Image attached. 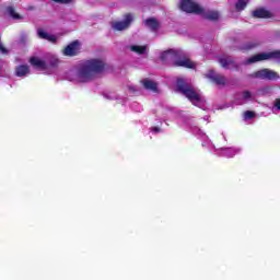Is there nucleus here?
I'll return each mask as SVG.
<instances>
[{
  "label": "nucleus",
  "instance_id": "obj_1",
  "mask_svg": "<svg viewBox=\"0 0 280 280\" xmlns=\"http://www.w3.org/2000/svg\"><path fill=\"white\" fill-rule=\"evenodd\" d=\"M104 71V61L100 59L88 60L78 70L69 72L68 79L71 82H91L92 79Z\"/></svg>",
  "mask_w": 280,
  "mask_h": 280
},
{
  "label": "nucleus",
  "instance_id": "obj_8",
  "mask_svg": "<svg viewBox=\"0 0 280 280\" xmlns=\"http://www.w3.org/2000/svg\"><path fill=\"white\" fill-rule=\"evenodd\" d=\"M80 54V42H72L63 49L65 56H78Z\"/></svg>",
  "mask_w": 280,
  "mask_h": 280
},
{
  "label": "nucleus",
  "instance_id": "obj_12",
  "mask_svg": "<svg viewBox=\"0 0 280 280\" xmlns=\"http://www.w3.org/2000/svg\"><path fill=\"white\" fill-rule=\"evenodd\" d=\"M37 36L44 40H49V43H56V40H58V36L51 35L43 28L37 30Z\"/></svg>",
  "mask_w": 280,
  "mask_h": 280
},
{
  "label": "nucleus",
  "instance_id": "obj_16",
  "mask_svg": "<svg viewBox=\"0 0 280 280\" xmlns=\"http://www.w3.org/2000/svg\"><path fill=\"white\" fill-rule=\"evenodd\" d=\"M30 74V67L22 65L15 68V75L18 78H25V75Z\"/></svg>",
  "mask_w": 280,
  "mask_h": 280
},
{
  "label": "nucleus",
  "instance_id": "obj_29",
  "mask_svg": "<svg viewBox=\"0 0 280 280\" xmlns=\"http://www.w3.org/2000/svg\"><path fill=\"white\" fill-rule=\"evenodd\" d=\"M248 49H253V46H249Z\"/></svg>",
  "mask_w": 280,
  "mask_h": 280
},
{
  "label": "nucleus",
  "instance_id": "obj_4",
  "mask_svg": "<svg viewBox=\"0 0 280 280\" xmlns=\"http://www.w3.org/2000/svg\"><path fill=\"white\" fill-rule=\"evenodd\" d=\"M264 60H277V62H280V50L255 55L248 58L245 65H254V62H261Z\"/></svg>",
  "mask_w": 280,
  "mask_h": 280
},
{
  "label": "nucleus",
  "instance_id": "obj_26",
  "mask_svg": "<svg viewBox=\"0 0 280 280\" xmlns=\"http://www.w3.org/2000/svg\"><path fill=\"white\" fill-rule=\"evenodd\" d=\"M55 3H71L72 0H52Z\"/></svg>",
  "mask_w": 280,
  "mask_h": 280
},
{
  "label": "nucleus",
  "instance_id": "obj_15",
  "mask_svg": "<svg viewBox=\"0 0 280 280\" xmlns=\"http://www.w3.org/2000/svg\"><path fill=\"white\" fill-rule=\"evenodd\" d=\"M130 51H133V54H138V56H145V54H148V46L131 45Z\"/></svg>",
  "mask_w": 280,
  "mask_h": 280
},
{
  "label": "nucleus",
  "instance_id": "obj_19",
  "mask_svg": "<svg viewBox=\"0 0 280 280\" xmlns=\"http://www.w3.org/2000/svg\"><path fill=\"white\" fill-rule=\"evenodd\" d=\"M144 25L149 27V30H159V21L156 19H148L144 21Z\"/></svg>",
  "mask_w": 280,
  "mask_h": 280
},
{
  "label": "nucleus",
  "instance_id": "obj_6",
  "mask_svg": "<svg viewBox=\"0 0 280 280\" xmlns=\"http://www.w3.org/2000/svg\"><path fill=\"white\" fill-rule=\"evenodd\" d=\"M254 78H259V80H279V73L270 69H262L253 74Z\"/></svg>",
  "mask_w": 280,
  "mask_h": 280
},
{
  "label": "nucleus",
  "instance_id": "obj_10",
  "mask_svg": "<svg viewBox=\"0 0 280 280\" xmlns=\"http://www.w3.org/2000/svg\"><path fill=\"white\" fill-rule=\"evenodd\" d=\"M206 78H209V80H212V82H215L219 86H224V84H226V78L221 74H217L213 70H210L206 74Z\"/></svg>",
  "mask_w": 280,
  "mask_h": 280
},
{
  "label": "nucleus",
  "instance_id": "obj_17",
  "mask_svg": "<svg viewBox=\"0 0 280 280\" xmlns=\"http://www.w3.org/2000/svg\"><path fill=\"white\" fill-rule=\"evenodd\" d=\"M250 100H253V94L248 91H245L240 95L236 104H246V102H250Z\"/></svg>",
  "mask_w": 280,
  "mask_h": 280
},
{
  "label": "nucleus",
  "instance_id": "obj_18",
  "mask_svg": "<svg viewBox=\"0 0 280 280\" xmlns=\"http://www.w3.org/2000/svg\"><path fill=\"white\" fill-rule=\"evenodd\" d=\"M201 15L206 16V19H209L210 21H218V19H220V13H218V11H208L207 13L203 11Z\"/></svg>",
  "mask_w": 280,
  "mask_h": 280
},
{
  "label": "nucleus",
  "instance_id": "obj_24",
  "mask_svg": "<svg viewBox=\"0 0 280 280\" xmlns=\"http://www.w3.org/2000/svg\"><path fill=\"white\" fill-rule=\"evenodd\" d=\"M253 117H255L254 112L247 110V112L244 113L245 121H248V119H253Z\"/></svg>",
  "mask_w": 280,
  "mask_h": 280
},
{
  "label": "nucleus",
  "instance_id": "obj_23",
  "mask_svg": "<svg viewBox=\"0 0 280 280\" xmlns=\"http://www.w3.org/2000/svg\"><path fill=\"white\" fill-rule=\"evenodd\" d=\"M248 5V0H238L236 3V9L244 10Z\"/></svg>",
  "mask_w": 280,
  "mask_h": 280
},
{
  "label": "nucleus",
  "instance_id": "obj_2",
  "mask_svg": "<svg viewBox=\"0 0 280 280\" xmlns=\"http://www.w3.org/2000/svg\"><path fill=\"white\" fill-rule=\"evenodd\" d=\"M177 89L180 91L194 106H198L199 108H205V100L200 95V92L196 90V88L185 83L183 79L177 80Z\"/></svg>",
  "mask_w": 280,
  "mask_h": 280
},
{
  "label": "nucleus",
  "instance_id": "obj_9",
  "mask_svg": "<svg viewBox=\"0 0 280 280\" xmlns=\"http://www.w3.org/2000/svg\"><path fill=\"white\" fill-rule=\"evenodd\" d=\"M30 62L34 69H37V71H47L48 65L47 61H44L43 59L38 57H32L30 59Z\"/></svg>",
  "mask_w": 280,
  "mask_h": 280
},
{
  "label": "nucleus",
  "instance_id": "obj_25",
  "mask_svg": "<svg viewBox=\"0 0 280 280\" xmlns=\"http://www.w3.org/2000/svg\"><path fill=\"white\" fill-rule=\"evenodd\" d=\"M273 108H276V110H280V98H277L273 103Z\"/></svg>",
  "mask_w": 280,
  "mask_h": 280
},
{
  "label": "nucleus",
  "instance_id": "obj_20",
  "mask_svg": "<svg viewBox=\"0 0 280 280\" xmlns=\"http://www.w3.org/2000/svg\"><path fill=\"white\" fill-rule=\"evenodd\" d=\"M144 89H148V91H154L156 92V83L150 79H145L142 81Z\"/></svg>",
  "mask_w": 280,
  "mask_h": 280
},
{
  "label": "nucleus",
  "instance_id": "obj_11",
  "mask_svg": "<svg viewBox=\"0 0 280 280\" xmlns=\"http://www.w3.org/2000/svg\"><path fill=\"white\" fill-rule=\"evenodd\" d=\"M219 62L223 69H235L237 67V63L231 57H221Z\"/></svg>",
  "mask_w": 280,
  "mask_h": 280
},
{
  "label": "nucleus",
  "instance_id": "obj_14",
  "mask_svg": "<svg viewBox=\"0 0 280 280\" xmlns=\"http://www.w3.org/2000/svg\"><path fill=\"white\" fill-rule=\"evenodd\" d=\"M253 16L255 19H270L272 16V12L266 9H257L253 11Z\"/></svg>",
  "mask_w": 280,
  "mask_h": 280
},
{
  "label": "nucleus",
  "instance_id": "obj_28",
  "mask_svg": "<svg viewBox=\"0 0 280 280\" xmlns=\"http://www.w3.org/2000/svg\"><path fill=\"white\" fill-rule=\"evenodd\" d=\"M151 130H152V132H155V133L161 132V128H159V127H153Z\"/></svg>",
  "mask_w": 280,
  "mask_h": 280
},
{
  "label": "nucleus",
  "instance_id": "obj_21",
  "mask_svg": "<svg viewBox=\"0 0 280 280\" xmlns=\"http://www.w3.org/2000/svg\"><path fill=\"white\" fill-rule=\"evenodd\" d=\"M58 62H59L58 57H56V56H50V57L47 59L46 65H48V68H49V67H58Z\"/></svg>",
  "mask_w": 280,
  "mask_h": 280
},
{
  "label": "nucleus",
  "instance_id": "obj_5",
  "mask_svg": "<svg viewBox=\"0 0 280 280\" xmlns=\"http://www.w3.org/2000/svg\"><path fill=\"white\" fill-rule=\"evenodd\" d=\"M179 8L183 12H187L188 14H203L205 12V9L199 7V4L194 0H182Z\"/></svg>",
  "mask_w": 280,
  "mask_h": 280
},
{
  "label": "nucleus",
  "instance_id": "obj_27",
  "mask_svg": "<svg viewBox=\"0 0 280 280\" xmlns=\"http://www.w3.org/2000/svg\"><path fill=\"white\" fill-rule=\"evenodd\" d=\"M0 54H8V50L5 49V47H3V44H1V42H0Z\"/></svg>",
  "mask_w": 280,
  "mask_h": 280
},
{
  "label": "nucleus",
  "instance_id": "obj_13",
  "mask_svg": "<svg viewBox=\"0 0 280 280\" xmlns=\"http://www.w3.org/2000/svg\"><path fill=\"white\" fill-rule=\"evenodd\" d=\"M218 154H220L221 156H225L226 159H233V156H235V154H238L240 149H219Z\"/></svg>",
  "mask_w": 280,
  "mask_h": 280
},
{
  "label": "nucleus",
  "instance_id": "obj_22",
  "mask_svg": "<svg viewBox=\"0 0 280 280\" xmlns=\"http://www.w3.org/2000/svg\"><path fill=\"white\" fill-rule=\"evenodd\" d=\"M7 14H9V16H11L12 19H21L19 13H16V11H14V8L12 7L7 8Z\"/></svg>",
  "mask_w": 280,
  "mask_h": 280
},
{
  "label": "nucleus",
  "instance_id": "obj_7",
  "mask_svg": "<svg viewBox=\"0 0 280 280\" xmlns=\"http://www.w3.org/2000/svg\"><path fill=\"white\" fill-rule=\"evenodd\" d=\"M130 23H132V14H127L124 21L113 22L112 27L116 32H124V30H128V27H130Z\"/></svg>",
  "mask_w": 280,
  "mask_h": 280
},
{
  "label": "nucleus",
  "instance_id": "obj_3",
  "mask_svg": "<svg viewBox=\"0 0 280 280\" xmlns=\"http://www.w3.org/2000/svg\"><path fill=\"white\" fill-rule=\"evenodd\" d=\"M178 55L174 50L162 52L161 60L164 62H175L176 67H185L186 69H194L196 63L187 58L176 59Z\"/></svg>",
  "mask_w": 280,
  "mask_h": 280
}]
</instances>
